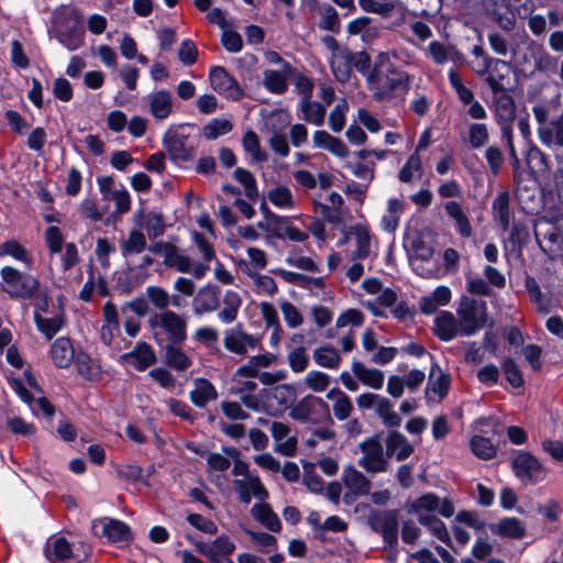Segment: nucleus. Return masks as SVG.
<instances>
[{
    "instance_id": "48",
    "label": "nucleus",
    "mask_w": 563,
    "mask_h": 563,
    "mask_svg": "<svg viewBox=\"0 0 563 563\" xmlns=\"http://www.w3.org/2000/svg\"><path fill=\"white\" fill-rule=\"evenodd\" d=\"M244 150L251 154L255 162H264L267 159V155L262 152L260 140L254 131H247L242 140Z\"/></svg>"
},
{
    "instance_id": "50",
    "label": "nucleus",
    "mask_w": 563,
    "mask_h": 563,
    "mask_svg": "<svg viewBox=\"0 0 563 563\" xmlns=\"http://www.w3.org/2000/svg\"><path fill=\"white\" fill-rule=\"evenodd\" d=\"M321 20L319 26L334 33L340 31V19L336 10L332 5H324L320 10Z\"/></svg>"
},
{
    "instance_id": "59",
    "label": "nucleus",
    "mask_w": 563,
    "mask_h": 563,
    "mask_svg": "<svg viewBox=\"0 0 563 563\" xmlns=\"http://www.w3.org/2000/svg\"><path fill=\"white\" fill-rule=\"evenodd\" d=\"M347 110V103L342 100L338 103L329 115V123L333 132H341L345 124V111Z\"/></svg>"
},
{
    "instance_id": "47",
    "label": "nucleus",
    "mask_w": 563,
    "mask_h": 563,
    "mask_svg": "<svg viewBox=\"0 0 563 563\" xmlns=\"http://www.w3.org/2000/svg\"><path fill=\"white\" fill-rule=\"evenodd\" d=\"M233 125L225 119H213L203 126L202 134L207 140H216L220 135L231 132Z\"/></svg>"
},
{
    "instance_id": "63",
    "label": "nucleus",
    "mask_w": 563,
    "mask_h": 563,
    "mask_svg": "<svg viewBox=\"0 0 563 563\" xmlns=\"http://www.w3.org/2000/svg\"><path fill=\"white\" fill-rule=\"evenodd\" d=\"M56 37L70 51L77 49L82 44L81 32L76 29L69 32L57 31Z\"/></svg>"
},
{
    "instance_id": "55",
    "label": "nucleus",
    "mask_w": 563,
    "mask_h": 563,
    "mask_svg": "<svg viewBox=\"0 0 563 563\" xmlns=\"http://www.w3.org/2000/svg\"><path fill=\"white\" fill-rule=\"evenodd\" d=\"M146 296L150 302L161 310V312L167 310V307L169 306V295L164 288L150 286L146 288Z\"/></svg>"
},
{
    "instance_id": "24",
    "label": "nucleus",
    "mask_w": 563,
    "mask_h": 563,
    "mask_svg": "<svg viewBox=\"0 0 563 563\" xmlns=\"http://www.w3.org/2000/svg\"><path fill=\"white\" fill-rule=\"evenodd\" d=\"M51 353L54 364L60 368L68 367L75 356L73 344L67 338H58L53 343Z\"/></svg>"
},
{
    "instance_id": "33",
    "label": "nucleus",
    "mask_w": 563,
    "mask_h": 563,
    "mask_svg": "<svg viewBox=\"0 0 563 563\" xmlns=\"http://www.w3.org/2000/svg\"><path fill=\"white\" fill-rule=\"evenodd\" d=\"M102 536L107 537L111 542H121L130 540L131 532L129 526L124 522L117 519H109V521L103 525Z\"/></svg>"
},
{
    "instance_id": "5",
    "label": "nucleus",
    "mask_w": 563,
    "mask_h": 563,
    "mask_svg": "<svg viewBox=\"0 0 563 563\" xmlns=\"http://www.w3.org/2000/svg\"><path fill=\"white\" fill-rule=\"evenodd\" d=\"M290 418L302 423L333 424L329 406L322 398L307 395L290 408Z\"/></svg>"
},
{
    "instance_id": "35",
    "label": "nucleus",
    "mask_w": 563,
    "mask_h": 563,
    "mask_svg": "<svg viewBox=\"0 0 563 563\" xmlns=\"http://www.w3.org/2000/svg\"><path fill=\"white\" fill-rule=\"evenodd\" d=\"M145 234L139 230H131L125 240L121 242V250L123 256L140 254L146 249Z\"/></svg>"
},
{
    "instance_id": "45",
    "label": "nucleus",
    "mask_w": 563,
    "mask_h": 563,
    "mask_svg": "<svg viewBox=\"0 0 563 563\" xmlns=\"http://www.w3.org/2000/svg\"><path fill=\"white\" fill-rule=\"evenodd\" d=\"M233 175L235 180L244 187L246 197L251 200H255L258 196V191L256 180L252 173L242 167H238Z\"/></svg>"
},
{
    "instance_id": "16",
    "label": "nucleus",
    "mask_w": 563,
    "mask_h": 563,
    "mask_svg": "<svg viewBox=\"0 0 563 563\" xmlns=\"http://www.w3.org/2000/svg\"><path fill=\"white\" fill-rule=\"evenodd\" d=\"M220 303V288L217 285L209 284L201 287L192 299V310L195 314L216 311Z\"/></svg>"
},
{
    "instance_id": "19",
    "label": "nucleus",
    "mask_w": 563,
    "mask_h": 563,
    "mask_svg": "<svg viewBox=\"0 0 563 563\" xmlns=\"http://www.w3.org/2000/svg\"><path fill=\"white\" fill-rule=\"evenodd\" d=\"M413 453V446L409 443L407 438L398 432L390 431L386 439V454L387 456L395 455L397 461H404Z\"/></svg>"
},
{
    "instance_id": "61",
    "label": "nucleus",
    "mask_w": 563,
    "mask_h": 563,
    "mask_svg": "<svg viewBox=\"0 0 563 563\" xmlns=\"http://www.w3.org/2000/svg\"><path fill=\"white\" fill-rule=\"evenodd\" d=\"M289 366L296 373L303 372L309 363V357L306 354L305 347H297L288 355Z\"/></svg>"
},
{
    "instance_id": "18",
    "label": "nucleus",
    "mask_w": 563,
    "mask_h": 563,
    "mask_svg": "<svg viewBox=\"0 0 563 563\" xmlns=\"http://www.w3.org/2000/svg\"><path fill=\"white\" fill-rule=\"evenodd\" d=\"M122 360L139 371H145L156 363L155 353L146 342H139L133 351L122 355Z\"/></svg>"
},
{
    "instance_id": "2",
    "label": "nucleus",
    "mask_w": 563,
    "mask_h": 563,
    "mask_svg": "<svg viewBox=\"0 0 563 563\" xmlns=\"http://www.w3.org/2000/svg\"><path fill=\"white\" fill-rule=\"evenodd\" d=\"M148 325L159 344H181L187 339L186 319L172 310L152 314Z\"/></svg>"
},
{
    "instance_id": "62",
    "label": "nucleus",
    "mask_w": 563,
    "mask_h": 563,
    "mask_svg": "<svg viewBox=\"0 0 563 563\" xmlns=\"http://www.w3.org/2000/svg\"><path fill=\"white\" fill-rule=\"evenodd\" d=\"M305 383L313 391H323L330 384V377L322 372H310L306 376Z\"/></svg>"
},
{
    "instance_id": "38",
    "label": "nucleus",
    "mask_w": 563,
    "mask_h": 563,
    "mask_svg": "<svg viewBox=\"0 0 563 563\" xmlns=\"http://www.w3.org/2000/svg\"><path fill=\"white\" fill-rule=\"evenodd\" d=\"M179 344H166L165 345V357L168 366L177 369L185 371L191 365L190 358L183 352Z\"/></svg>"
},
{
    "instance_id": "36",
    "label": "nucleus",
    "mask_w": 563,
    "mask_h": 563,
    "mask_svg": "<svg viewBox=\"0 0 563 563\" xmlns=\"http://www.w3.org/2000/svg\"><path fill=\"white\" fill-rule=\"evenodd\" d=\"M446 213L455 220L456 225L459 228V232L464 238H470L472 235V227L471 223L462 210V207L456 201H449L445 203Z\"/></svg>"
},
{
    "instance_id": "21",
    "label": "nucleus",
    "mask_w": 563,
    "mask_h": 563,
    "mask_svg": "<svg viewBox=\"0 0 563 563\" xmlns=\"http://www.w3.org/2000/svg\"><path fill=\"white\" fill-rule=\"evenodd\" d=\"M150 112L157 120L166 119L173 108V98L172 93L167 90H159L151 93L147 97Z\"/></svg>"
},
{
    "instance_id": "26",
    "label": "nucleus",
    "mask_w": 563,
    "mask_h": 563,
    "mask_svg": "<svg viewBox=\"0 0 563 563\" xmlns=\"http://www.w3.org/2000/svg\"><path fill=\"white\" fill-rule=\"evenodd\" d=\"M354 375L366 386L380 389L384 384V373L376 368H367L358 361L352 363Z\"/></svg>"
},
{
    "instance_id": "9",
    "label": "nucleus",
    "mask_w": 563,
    "mask_h": 563,
    "mask_svg": "<svg viewBox=\"0 0 563 563\" xmlns=\"http://www.w3.org/2000/svg\"><path fill=\"white\" fill-rule=\"evenodd\" d=\"M398 519L399 510L388 509L383 511H372L368 516L371 528L379 532L385 542L395 545L398 542Z\"/></svg>"
},
{
    "instance_id": "53",
    "label": "nucleus",
    "mask_w": 563,
    "mask_h": 563,
    "mask_svg": "<svg viewBox=\"0 0 563 563\" xmlns=\"http://www.w3.org/2000/svg\"><path fill=\"white\" fill-rule=\"evenodd\" d=\"M264 84L265 87L274 93H283L287 89L286 77L278 70H266Z\"/></svg>"
},
{
    "instance_id": "11",
    "label": "nucleus",
    "mask_w": 563,
    "mask_h": 563,
    "mask_svg": "<svg viewBox=\"0 0 563 563\" xmlns=\"http://www.w3.org/2000/svg\"><path fill=\"white\" fill-rule=\"evenodd\" d=\"M363 453L358 465L368 473H383L388 470V461L384 456V449L377 438H369L360 444Z\"/></svg>"
},
{
    "instance_id": "1",
    "label": "nucleus",
    "mask_w": 563,
    "mask_h": 563,
    "mask_svg": "<svg viewBox=\"0 0 563 563\" xmlns=\"http://www.w3.org/2000/svg\"><path fill=\"white\" fill-rule=\"evenodd\" d=\"M364 76L373 99L378 102L390 101L397 93H406L412 79L409 74L390 63L386 53L377 56Z\"/></svg>"
},
{
    "instance_id": "60",
    "label": "nucleus",
    "mask_w": 563,
    "mask_h": 563,
    "mask_svg": "<svg viewBox=\"0 0 563 563\" xmlns=\"http://www.w3.org/2000/svg\"><path fill=\"white\" fill-rule=\"evenodd\" d=\"M178 57L179 60L186 66L195 64L198 58V49L196 44L191 40L183 41L178 51Z\"/></svg>"
},
{
    "instance_id": "31",
    "label": "nucleus",
    "mask_w": 563,
    "mask_h": 563,
    "mask_svg": "<svg viewBox=\"0 0 563 563\" xmlns=\"http://www.w3.org/2000/svg\"><path fill=\"white\" fill-rule=\"evenodd\" d=\"M496 115L499 121L509 124L516 118V104L514 98L506 91L495 95Z\"/></svg>"
},
{
    "instance_id": "32",
    "label": "nucleus",
    "mask_w": 563,
    "mask_h": 563,
    "mask_svg": "<svg viewBox=\"0 0 563 563\" xmlns=\"http://www.w3.org/2000/svg\"><path fill=\"white\" fill-rule=\"evenodd\" d=\"M418 522L426 527L435 538L451 545V538L449 531L442 520H440L433 514H427L426 516H419Z\"/></svg>"
},
{
    "instance_id": "52",
    "label": "nucleus",
    "mask_w": 563,
    "mask_h": 563,
    "mask_svg": "<svg viewBox=\"0 0 563 563\" xmlns=\"http://www.w3.org/2000/svg\"><path fill=\"white\" fill-rule=\"evenodd\" d=\"M268 199L273 205L279 208L294 207L292 194L286 186H278L268 191Z\"/></svg>"
},
{
    "instance_id": "12",
    "label": "nucleus",
    "mask_w": 563,
    "mask_h": 563,
    "mask_svg": "<svg viewBox=\"0 0 563 563\" xmlns=\"http://www.w3.org/2000/svg\"><path fill=\"white\" fill-rule=\"evenodd\" d=\"M477 74L488 75L486 78V82L488 84L493 93L497 95L498 92L506 91L504 81L506 78H508L510 74V65L509 63L498 58H486V66L478 69Z\"/></svg>"
},
{
    "instance_id": "39",
    "label": "nucleus",
    "mask_w": 563,
    "mask_h": 563,
    "mask_svg": "<svg viewBox=\"0 0 563 563\" xmlns=\"http://www.w3.org/2000/svg\"><path fill=\"white\" fill-rule=\"evenodd\" d=\"M352 232L356 239V250L352 254V260H362L366 258L369 254V233L368 230L361 224L353 227Z\"/></svg>"
},
{
    "instance_id": "23",
    "label": "nucleus",
    "mask_w": 563,
    "mask_h": 563,
    "mask_svg": "<svg viewBox=\"0 0 563 563\" xmlns=\"http://www.w3.org/2000/svg\"><path fill=\"white\" fill-rule=\"evenodd\" d=\"M459 328L460 322L449 311H442L434 320V332L443 341H450L455 338Z\"/></svg>"
},
{
    "instance_id": "22",
    "label": "nucleus",
    "mask_w": 563,
    "mask_h": 563,
    "mask_svg": "<svg viewBox=\"0 0 563 563\" xmlns=\"http://www.w3.org/2000/svg\"><path fill=\"white\" fill-rule=\"evenodd\" d=\"M46 558L53 563H75L69 542L65 538H57L48 542L45 549Z\"/></svg>"
},
{
    "instance_id": "41",
    "label": "nucleus",
    "mask_w": 563,
    "mask_h": 563,
    "mask_svg": "<svg viewBox=\"0 0 563 563\" xmlns=\"http://www.w3.org/2000/svg\"><path fill=\"white\" fill-rule=\"evenodd\" d=\"M300 109L303 114V120L316 125L323 124L325 108L319 102H312L310 100H301Z\"/></svg>"
},
{
    "instance_id": "3",
    "label": "nucleus",
    "mask_w": 563,
    "mask_h": 563,
    "mask_svg": "<svg viewBox=\"0 0 563 563\" xmlns=\"http://www.w3.org/2000/svg\"><path fill=\"white\" fill-rule=\"evenodd\" d=\"M532 113L540 143L551 150L563 151V113L550 118L549 108L541 103L532 107Z\"/></svg>"
},
{
    "instance_id": "14",
    "label": "nucleus",
    "mask_w": 563,
    "mask_h": 563,
    "mask_svg": "<svg viewBox=\"0 0 563 563\" xmlns=\"http://www.w3.org/2000/svg\"><path fill=\"white\" fill-rule=\"evenodd\" d=\"M257 342L258 341L254 335L243 331L241 324L225 331L223 339L224 347L239 355H245L247 353V347H255Z\"/></svg>"
},
{
    "instance_id": "49",
    "label": "nucleus",
    "mask_w": 563,
    "mask_h": 563,
    "mask_svg": "<svg viewBox=\"0 0 563 563\" xmlns=\"http://www.w3.org/2000/svg\"><path fill=\"white\" fill-rule=\"evenodd\" d=\"M525 286L532 301L537 305L538 310L542 312H548V300L543 296L538 282L533 277L527 276L525 279Z\"/></svg>"
},
{
    "instance_id": "28",
    "label": "nucleus",
    "mask_w": 563,
    "mask_h": 563,
    "mask_svg": "<svg viewBox=\"0 0 563 563\" xmlns=\"http://www.w3.org/2000/svg\"><path fill=\"white\" fill-rule=\"evenodd\" d=\"M223 308L218 313V318L223 323H232L236 320L238 312L242 306V298L240 295L233 290H227L223 299Z\"/></svg>"
},
{
    "instance_id": "54",
    "label": "nucleus",
    "mask_w": 563,
    "mask_h": 563,
    "mask_svg": "<svg viewBox=\"0 0 563 563\" xmlns=\"http://www.w3.org/2000/svg\"><path fill=\"white\" fill-rule=\"evenodd\" d=\"M489 139L487 125L473 123L468 130V141L472 148H479L487 144Z\"/></svg>"
},
{
    "instance_id": "40",
    "label": "nucleus",
    "mask_w": 563,
    "mask_h": 563,
    "mask_svg": "<svg viewBox=\"0 0 563 563\" xmlns=\"http://www.w3.org/2000/svg\"><path fill=\"white\" fill-rule=\"evenodd\" d=\"M526 161L527 165L531 169H536L539 173H549L551 170L548 155L544 154L537 145H531L528 148Z\"/></svg>"
},
{
    "instance_id": "20",
    "label": "nucleus",
    "mask_w": 563,
    "mask_h": 563,
    "mask_svg": "<svg viewBox=\"0 0 563 563\" xmlns=\"http://www.w3.org/2000/svg\"><path fill=\"white\" fill-rule=\"evenodd\" d=\"M218 398V391L212 383L206 378H196L194 389L190 391V400L198 408H205L209 401Z\"/></svg>"
},
{
    "instance_id": "15",
    "label": "nucleus",
    "mask_w": 563,
    "mask_h": 563,
    "mask_svg": "<svg viewBox=\"0 0 563 563\" xmlns=\"http://www.w3.org/2000/svg\"><path fill=\"white\" fill-rule=\"evenodd\" d=\"M210 84L212 88L224 93L227 97L238 100L242 97V90L236 80L223 67H214L210 71Z\"/></svg>"
},
{
    "instance_id": "56",
    "label": "nucleus",
    "mask_w": 563,
    "mask_h": 563,
    "mask_svg": "<svg viewBox=\"0 0 563 563\" xmlns=\"http://www.w3.org/2000/svg\"><path fill=\"white\" fill-rule=\"evenodd\" d=\"M211 548L213 552L212 563H222L220 558L233 553L235 545L227 536H221L211 542Z\"/></svg>"
},
{
    "instance_id": "7",
    "label": "nucleus",
    "mask_w": 563,
    "mask_h": 563,
    "mask_svg": "<svg viewBox=\"0 0 563 563\" xmlns=\"http://www.w3.org/2000/svg\"><path fill=\"white\" fill-rule=\"evenodd\" d=\"M1 277L8 286L4 288V291L12 298H33L40 288L37 278L30 274H22L10 266H5L1 269Z\"/></svg>"
},
{
    "instance_id": "6",
    "label": "nucleus",
    "mask_w": 563,
    "mask_h": 563,
    "mask_svg": "<svg viewBox=\"0 0 563 563\" xmlns=\"http://www.w3.org/2000/svg\"><path fill=\"white\" fill-rule=\"evenodd\" d=\"M460 318V330L464 335H472L481 330L487 321V307L485 301L462 297L456 311Z\"/></svg>"
},
{
    "instance_id": "10",
    "label": "nucleus",
    "mask_w": 563,
    "mask_h": 563,
    "mask_svg": "<svg viewBox=\"0 0 563 563\" xmlns=\"http://www.w3.org/2000/svg\"><path fill=\"white\" fill-rule=\"evenodd\" d=\"M512 470L523 483L536 484L543 481L547 471L543 465L529 452H520L511 462Z\"/></svg>"
},
{
    "instance_id": "30",
    "label": "nucleus",
    "mask_w": 563,
    "mask_h": 563,
    "mask_svg": "<svg viewBox=\"0 0 563 563\" xmlns=\"http://www.w3.org/2000/svg\"><path fill=\"white\" fill-rule=\"evenodd\" d=\"M316 146L327 148L339 157H345L349 154L346 145L338 137L330 135L327 131H317L313 135Z\"/></svg>"
},
{
    "instance_id": "37",
    "label": "nucleus",
    "mask_w": 563,
    "mask_h": 563,
    "mask_svg": "<svg viewBox=\"0 0 563 563\" xmlns=\"http://www.w3.org/2000/svg\"><path fill=\"white\" fill-rule=\"evenodd\" d=\"M510 197L507 191L500 192L493 202V210L495 218L498 220L503 230H508L510 224V211H509Z\"/></svg>"
},
{
    "instance_id": "29",
    "label": "nucleus",
    "mask_w": 563,
    "mask_h": 563,
    "mask_svg": "<svg viewBox=\"0 0 563 563\" xmlns=\"http://www.w3.org/2000/svg\"><path fill=\"white\" fill-rule=\"evenodd\" d=\"M440 504V498L433 493H427L416 500L407 504L408 514L419 516H426L437 510Z\"/></svg>"
},
{
    "instance_id": "44",
    "label": "nucleus",
    "mask_w": 563,
    "mask_h": 563,
    "mask_svg": "<svg viewBox=\"0 0 563 563\" xmlns=\"http://www.w3.org/2000/svg\"><path fill=\"white\" fill-rule=\"evenodd\" d=\"M376 413L388 427H398L401 423V418L393 410V404L387 398L380 397L376 406Z\"/></svg>"
},
{
    "instance_id": "57",
    "label": "nucleus",
    "mask_w": 563,
    "mask_h": 563,
    "mask_svg": "<svg viewBox=\"0 0 563 563\" xmlns=\"http://www.w3.org/2000/svg\"><path fill=\"white\" fill-rule=\"evenodd\" d=\"M503 369L507 382L515 388L523 385L525 380L522 374L512 358H506L503 363Z\"/></svg>"
},
{
    "instance_id": "51",
    "label": "nucleus",
    "mask_w": 563,
    "mask_h": 563,
    "mask_svg": "<svg viewBox=\"0 0 563 563\" xmlns=\"http://www.w3.org/2000/svg\"><path fill=\"white\" fill-rule=\"evenodd\" d=\"M303 483L313 494H322L324 486L322 478L316 473L312 463L303 464Z\"/></svg>"
},
{
    "instance_id": "43",
    "label": "nucleus",
    "mask_w": 563,
    "mask_h": 563,
    "mask_svg": "<svg viewBox=\"0 0 563 563\" xmlns=\"http://www.w3.org/2000/svg\"><path fill=\"white\" fill-rule=\"evenodd\" d=\"M34 320L37 325V329L48 340H51L64 324V318L62 316H57L54 318H43L38 312H35Z\"/></svg>"
},
{
    "instance_id": "4",
    "label": "nucleus",
    "mask_w": 563,
    "mask_h": 563,
    "mask_svg": "<svg viewBox=\"0 0 563 563\" xmlns=\"http://www.w3.org/2000/svg\"><path fill=\"white\" fill-rule=\"evenodd\" d=\"M332 73L335 79L342 84L347 82L352 77V69L355 68L363 76L371 66V56L365 52H352L347 47L331 55L330 60Z\"/></svg>"
},
{
    "instance_id": "27",
    "label": "nucleus",
    "mask_w": 563,
    "mask_h": 563,
    "mask_svg": "<svg viewBox=\"0 0 563 563\" xmlns=\"http://www.w3.org/2000/svg\"><path fill=\"white\" fill-rule=\"evenodd\" d=\"M252 516L272 532H279L282 523L278 516L268 504H255L252 507Z\"/></svg>"
},
{
    "instance_id": "42",
    "label": "nucleus",
    "mask_w": 563,
    "mask_h": 563,
    "mask_svg": "<svg viewBox=\"0 0 563 563\" xmlns=\"http://www.w3.org/2000/svg\"><path fill=\"white\" fill-rule=\"evenodd\" d=\"M316 363L322 367L336 368L341 362L339 352L333 346H322L313 352Z\"/></svg>"
},
{
    "instance_id": "25",
    "label": "nucleus",
    "mask_w": 563,
    "mask_h": 563,
    "mask_svg": "<svg viewBox=\"0 0 563 563\" xmlns=\"http://www.w3.org/2000/svg\"><path fill=\"white\" fill-rule=\"evenodd\" d=\"M490 531L503 538L522 539L526 534V527L518 518H505L498 523L492 525Z\"/></svg>"
},
{
    "instance_id": "46",
    "label": "nucleus",
    "mask_w": 563,
    "mask_h": 563,
    "mask_svg": "<svg viewBox=\"0 0 563 563\" xmlns=\"http://www.w3.org/2000/svg\"><path fill=\"white\" fill-rule=\"evenodd\" d=\"M471 448L473 453L482 460H489L496 455V449L490 440L481 435L472 438Z\"/></svg>"
},
{
    "instance_id": "8",
    "label": "nucleus",
    "mask_w": 563,
    "mask_h": 563,
    "mask_svg": "<svg viewBox=\"0 0 563 563\" xmlns=\"http://www.w3.org/2000/svg\"><path fill=\"white\" fill-rule=\"evenodd\" d=\"M163 144L173 161L183 162L191 159L197 147V143L188 134L172 130L165 133Z\"/></svg>"
},
{
    "instance_id": "17",
    "label": "nucleus",
    "mask_w": 563,
    "mask_h": 563,
    "mask_svg": "<svg viewBox=\"0 0 563 563\" xmlns=\"http://www.w3.org/2000/svg\"><path fill=\"white\" fill-rule=\"evenodd\" d=\"M486 12L504 31L510 32L516 26V18L507 0H487Z\"/></svg>"
},
{
    "instance_id": "13",
    "label": "nucleus",
    "mask_w": 563,
    "mask_h": 563,
    "mask_svg": "<svg viewBox=\"0 0 563 563\" xmlns=\"http://www.w3.org/2000/svg\"><path fill=\"white\" fill-rule=\"evenodd\" d=\"M342 481L350 489L344 494V501L349 504L354 497L365 496L369 494L371 481L353 466H349L343 471Z\"/></svg>"
},
{
    "instance_id": "34",
    "label": "nucleus",
    "mask_w": 563,
    "mask_h": 563,
    "mask_svg": "<svg viewBox=\"0 0 563 563\" xmlns=\"http://www.w3.org/2000/svg\"><path fill=\"white\" fill-rule=\"evenodd\" d=\"M449 386V375L442 373L439 366L433 364L426 393L428 394L431 390L442 399L448 394Z\"/></svg>"
},
{
    "instance_id": "64",
    "label": "nucleus",
    "mask_w": 563,
    "mask_h": 563,
    "mask_svg": "<svg viewBox=\"0 0 563 563\" xmlns=\"http://www.w3.org/2000/svg\"><path fill=\"white\" fill-rule=\"evenodd\" d=\"M164 219L161 214H150L145 222V229L150 239H156L165 232Z\"/></svg>"
},
{
    "instance_id": "58",
    "label": "nucleus",
    "mask_w": 563,
    "mask_h": 563,
    "mask_svg": "<svg viewBox=\"0 0 563 563\" xmlns=\"http://www.w3.org/2000/svg\"><path fill=\"white\" fill-rule=\"evenodd\" d=\"M361 8L366 12L380 14L388 18L395 10V4L391 2H377L375 0H358Z\"/></svg>"
}]
</instances>
